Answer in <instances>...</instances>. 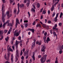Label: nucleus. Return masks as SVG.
I'll list each match as a JSON object with an SVG mask.
<instances>
[{
	"label": "nucleus",
	"mask_w": 63,
	"mask_h": 63,
	"mask_svg": "<svg viewBox=\"0 0 63 63\" xmlns=\"http://www.w3.org/2000/svg\"><path fill=\"white\" fill-rule=\"evenodd\" d=\"M2 22H4V21H5V18L6 17L5 16V14H4V13H5V10H4V4H3L2 5Z\"/></svg>",
	"instance_id": "f257e3e1"
},
{
	"label": "nucleus",
	"mask_w": 63,
	"mask_h": 63,
	"mask_svg": "<svg viewBox=\"0 0 63 63\" xmlns=\"http://www.w3.org/2000/svg\"><path fill=\"white\" fill-rule=\"evenodd\" d=\"M18 41H16V43H15V45L16 46V55H19V53H18V49H17V48H18Z\"/></svg>",
	"instance_id": "f03ea898"
},
{
	"label": "nucleus",
	"mask_w": 63,
	"mask_h": 63,
	"mask_svg": "<svg viewBox=\"0 0 63 63\" xmlns=\"http://www.w3.org/2000/svg\"><path fill=\"white\" fill-rule=\"evenodd\" d=\"M27 2V4H26L27 7H28L29 6V5L30 4V0H28V1H26V0H24V2L25 4Z\"/></svg>",
	"instance_id": "7ed1b4c3"
},
{
	"label": "nucleus",
	"mask_w": 63,
	"mask_h": 63,
	"mask_svg": "<svg viewBox=\"0 0 63 63\" xmlns=\"http://www.w3.org/2000/svg\"><path fill=\"white\" fill-rule=\"evenodd\" d=\"M46 47L44 46L43 45H42L41 49L42 51H43V52H45V50L46 49Z\"/></svg>",
	"instance_id": "20e7f679"
},
{
	"label": "nucleus",
	"mask_w": 63,
	"mask_h": 63,
	"mask_svg": "<svg viewBox=\"0 0 63 63\" xmlns=\"http://www.w3.org/2000/svg\"><path fill=\"white\" fill-rule=\"evenodd\" d=\"M9 22H10V20H8L7 21L6 23H4L3 25V28H5V25L7 24V23H8V25H9Z\"/></svg>",
	"instance_id": "39448f33"
},
{
	"label": "nucleus",
	"mask_w": 63,
	"mask_h": 63,
	"mask_svg": "<svg viewBox=\"0 0 63 63\" xmlns=\"http://www.w3.org/2000/svg\"><path fill=\"white\" fill-rule=\"evenodd\" d=\"M29 53V50H27L24 53V55H28Z\"/></svg>",
	"instance_id": "423d86ee"
},
{
	"label": "nucleus",
	"mask_w": 63,
	"mask_h": 63,
	"mask_svg": "<svg viewBox=\"0 0 63 63\" xmlns=\"http://www.w3.org/2000/svg\"><path fill=\"white\" fill-rule=\"evenodd\" d=\"M58 13L56 14V16L54 18V20L55 21H57V18L58 17Z\"/></svg>",
	"instance_id": "0eeeda50"
},
{
	"label": "nucleus",
	"mask_w": 63,
	"mask_h": 63,
	"mask_svg": "<svg viewBox=\"0 0 63 63\" xmlns=\"http://www.w3.org/2000/svg\"><path fill=\"white\" fill-rule=\"evenodd\" d=\"M47 55L45 56V55H44L43 56V59H44V60L43 61V62H45L46 61V58H47Z\"/></svg>",
	"instance_id": "6e6552de"
},
{
	"label": "nucleus",
	"mask_w": 63,
	"mask_h": 63,
	"mask_svg": "<svg viewBox=\"0 0 63 63\" xmlns=\"http://www.w3.org/2000/svg\"><path fill=\"white\" fill-rule=\"evenodd\" d=\"M41 43H42V42L41 41H39V42L38 41L36 42V44H38V45L39 46H40V45H41Z\"/></svg>",
	"instance_id": "1a4fd4ad"
},
{
	"label": "nucleus",
	"mask_w": 63,
	"mask_h": 63,
	"mask_svg": "<svg viewBox=\"0 0 63 63\" xmlns=\"http://www.w3.org/2000/svg\"><path fill=\"white\" fill-rule=\"evenodd\" d=\"M18 58H19V55H16V56L15 60L16 62H17V60H18Z\"/></svg>",
	"instance_id": "9d476101"
},
{
	"label": "nucleus",
	"mask_w": 63,
	"mask_h": 63,
	"mask_svg": "<svg viewBox=\"0 0 63 63\" xmlns=\"http://www.w3.org/2000/svg\"><path fill=\"white\" fill-rule=\"evenodd\" d=\"M7 49L8 50V51H11V52H13V50H12V48H11V47H9V49Z\"/></svg>",
	"instance_id": "9b49d317"
},
{
	"label": "nucleus",
	"mask_w": 63,
	"mask_h": 63,
	"mask_svg": "<svg viewBox=\"0 0 63 63\" xmlns=\"http://www.w3.org/2000/svg\"><path fill=\"white\" fill-rule=\"evenodd\" d=\"M11 60L12 61V63H13V62L14 61V56H13L12 55L11 56Z\"/></svg>",
	"instance_id": "f8f14e48"
},
{
	"label": "nucleus",
	"mask_w": 63,
	"mask_h": 63,
	"mask_svg": "<svg viewBox=\"0 0 63 63\" xmlns=\"http://www.w3.org/2000/svg\"><path fill=\"white\" fill-rule=\"evenodd\" d=\"M12 28L11 27L10 28V29L8 31V32L7 33V35H9V34H10V31H12Z\"/></svg>",
	"instance_id": "ddd939ff"
},
{
	"label": "nucleus",
	"mask_w": 63,
	"mask_h": 63,
	"mask_svg": "<svg viewBox=\"0 0 63 63\" xmlns=\"http://www.w3.org/2000/svg\"><path fill=\"white\" fill-rule=\"evenodd\" d=\"M57 27V24H56L55 25V26L53 27L52 28L53 30H54V29H55V28H56V27Z\"/></svg>",
	"instance_id": "4468645a"
},
{
	"label": "nucleus",
	"mask_w": 63,
	"mask_h": 63,
	"mask_svg": "<svg viewBox=\"0 0 63 63\" xmlns=\"http://www.w3.org/2000/svg\"><path fill=\"white\" fill-rule=\"evenodd\" d=\"M3 31L0 30V36H2V34H3Z\"/></svg>",
	"instance_id": "2eb2a0df"
},
{
	"label": "nucleus",
	"mask_w": 63,
	"mask_h": 63,
	"mask_svg": "<svg viewBox=\"0 0 63 63\" xmlns=\"http://www.w3.org/2000/svg\"><path fill=\"white\" fill-rule=\"evenodd\" d=\"M54 6L53 5H52V8L51 9V11H53V9H54Z\"/></svg>",
	"instance_id": "dca6fc26"
},
{
	"label": "nucleus",
	"mask_w": 63,
	"mask_h": 63,
	"mask_svg": "<svg viewBox=\"0 0 63 63\" xmlns=\"http://www.w3.org/2000/svg\"><path fill=\"white\" fill-rule=\"evenodd\" d=\"M35 44H33L32 43V46L31 47V48L32 49H33V48H34V47H35Z\"/></svg>",
	"instance_id": "f3484780"
},
{
	"label": "nucleus",
	"mask_w": 63,
	"mask_h": 63,
	"mask_svg": "<svg viewBox=\"0 0 63 63\" xmlns=\"http://www.w3.org/2000/svg\"><path fill=\"white\" fill-rule=\"evenodd\" d=\"M38 26H39V27H41V24H37L36 26V27H38Z\"/></svg>",
	"instance_id": "a211bd4d"
},
{
	"label": "nucleus",
	"mask_w": 63,
	"mask_h": 63,
	"mask_svg": "<svg viewBox=\"0 0 63 63\" xmlns=\"http://www.w3.org/2000/svg\"><path fill=\"white\" fill-rule=\"evenodd\" d=\"M20 8H23L24 7V4H20Z\"/></svg>",
	"instance_id": "6ab92c4d"
},
{
	"label": "nucleus",
	"mask_w": 63,
	"mask_h": 63,
	"mask_svg": "<svg viewBox=\"0 0 63 63\" xmlns=\"http://www.w3.org/2000/svg\"><path fill=\"white\" fill-rule=\"evenodd\" d=\"M44 60V59L43 57L41 58V59H40V61H41V62H43Z\"/></svg>",
	"instance_id": "aec40b11"
},
{
	"label": "nucleus",
	"mask_w": 63,
	"mask_h": 63,
	"mask_svg": "<svg viewBox=\"0 0 63 63\" xmlns=\"http://www.w3.org/2000/svg\"><path fill=\"white\" fill-rule=\"evenodd\" d=\"M57 1H58L56 3L54 4L55 6H56V5L57 4H58V2H59V1H60V0H57Z\"/></svg>",
	"instance_id": "412c9836"
},
{
	"label": "nucleus",
	"mask_w": 63,
	"mask_h": 63,
	"mask_svg": "<svg viewBox=\"0 0 63 63\" xmlns=\"http://www.w3.org/2000/svg\"><path fill=\"white\" fill-rule=\"evenodd\" d=\"M16 9L15 8L14 10V13L16 14Z\"/></svg>",
	"instance_id": "4be33fe9"
},
{
	"label": "nucleus",
	"mask_w": 63,
	"mask_h": 63,
	"mask_svg": "<svg viewBox=\"0 0 63 63\" xmlns=\"http://www.w3.org/2000/svg\"><path fill=\"white\" fill-rule=\"evenodd\" d=\"M55 15V13L54 12H53V13L52 14V17H54V16Z\"/></svg>",
	"instance_id": "5701e85b"
},
{
	"label": "nucleus",
	"mask_w": 63,
	"mask_h": 63,
	"mask_svg": "<svg viewBox=\"0 0 63 63\" xmlns=\"http://www.w3.org/2000/svg\"><path fill=\"white\" fill-rule=\"evenodd\" d=\"M60 50L61 51H59V53H60V54H61V53L62 52V49H60Z\"/></svg>",
	"instance_id": "b1692460"
},
{
	"label": "nucleus",
	"mask_w": 63,
	"mask_h": 63,
	"mask_svg": "<svg viewBox=\"0 0 63 63\" xmlns=\"http://www.w3.org/2000/svg\"><path fill=\"white\" fill-rule=\"evenodd\" d=\"M37 8H39L40 7V4H39V3H37Z\"/></svg>",
	"instance_id": "393cba45"
},
{
	"label": "nucleus",
	"mask_w": 63,
	"mask_h": 63,
	"mask_svg": "<svg viewBox=\"0 0 63 63\" xmlns=\"http://www.w3.org/2000/svg\"><path fill=\"white\" fill-rule=\"evenodd\" d=\"M33 40L34 42H33L32 43L33 44H35V42H36V40L35 39H33Z\"/></svg>",
	"instance_id": "a878e982"
},
{
	"label": "nucleus",
	"mask_w": 63,
	"mask_h": 63,
	"mask_svg": "<svg viewBox=\"0 0 63 63\" xmlns=\"http://www.w3.org/2000/svg\"><path fill=\"white\" fill-rule=\"evenodd\" d=\"M46 41H50V39H49V38L48 37H47V40H46Z\"/></svg>",
	"instance_id": "bb28decb"
},
{
	"label": "nucleus",
	"mask_w": 63,
	"mask_h": 63,
	"mask_svg": "<svg viewBox=\"0 0 63 63\" xmlns=\"http://www.w3.org/2000/svg\"><path fill=\"white\" fill-rule=\"evenodd\" d=\"M8 37H7V38H5V40L6 42H8Z\"/></svg>",
	"instance_id": "cd10ccee"
},
{
	"label": "nucleus",
	"mask_w": 63,
	"mask_h": 63,
	"mask_svg": "<svg viewBox=\"0 0 63 63\" xmlns=\"http://www.w3.org/2000/svg\"><path fill=\"white\" fill-rule=\"evenodd\" d=\"M16 23H18L19 22V20H18V19L17 18L16 19Z\"/></svg>",
	"instance_id": "c85d7f7f"
},
{
	"label": "nucleus",
	"mask_w": 63,
	"mask_h": 63,
	"mask_svg": "<svg viewBox=\"0 0 63 63\" xmlns=\"http://www.w3.org/2000/svg\"><path fill=\"white\" fill-rule=\"evenodd\" d=\"M7 16H8V17H9H9H10V13H9V12H7Z\"/></svg>",
	"instance_id": "c756f323"
},
{
	"label": "nucleus",
	"mask_w": 63,
	"mask_h": 63,
	"mask_svg": "<svg viewBox=\"0 0 63 63\" xmlns=\"http://www.w3.org/2000/svg\"><path fill=\"white\" fill-rule=\"evenodd\" d=\"M43 39L45 41V43H46V42H45V41H46V37L45 36L43 37Z\"/></svg>",
	"instance_id": "7c9ffc66"
},
{
	"label": "nucleus",
	"mask_w": 63,
	"mask_h": 63,
	"mask_svg": "<svg viewBox=\"0 0 63 63\" xmlns=\"http://www.w3.org/2000/svg\"><path fill=\"white\" fill-rule=\"evenodd\" d=\"M32 57L33 59V60H35V56H34V55H33L32 56Z\"/></svg>",
	"instance_id": "2f4dec72"
},
{
	"label": "nucleus",
	"mask_w": 63,
	"mask_h": 63,
	"mask_svg": "<svg viewBox=\"0 0 63 63\" xmlns=\"http://www.w3.org/2000/svg\"><path fill=\"white\" fill-rule=\"evenodd\" d=\"M31 31H32V33H34V31H35V30H34V29H33L31 30Z\"/></svg>",
	"instance_id": "473e14b6"
},
{
	"label": "nucleus",
	"mask_w": 63,
	"mask_h": 63,
	"mask_svg": "<svg viewBox=\"0 0 63 63\" xmlns=\"http://www.w3.org/2000/svg\"><path fill=\"white\" fill-rule=\"evenodd\" d=\"M15 34L16 36H18L19 35V33L18 32H17Z\"/></svg>",
	"instance_id": "72a5a7b5"
},
{
	"label": "nucleus",
	"mask_w": 63,
	"mask_h": 63,
	"mask_svg": "<svg viewBox=\"0 0 63 63\" xmlns=\"http://www.w3.org/2000/svg\"><path fill=\"white\" fill-rule=\"evenodd\" d=\"M62 16H63V13H61L60 15V18H61V17Z\"/></svg>",
	"instance_id": "f704fd0d"
},
{
	"label": "nucleus",
	"mask_w": 63,
	"mask_h": 63,
	"mask_svg": "<svg viewBox=\"0 0 63 63\" xmlns=\"http://www.w3.org/2000/svg\"><path fill=\"white\" fill-rule=\"evenodd\" d=\"M35 9H34L33 8H32V12H35V10H34Z\"/></svg>",
	"instance_id": "c9c22d12"
},
{
	"label": "nucleus",
	"mask_w": 63,
	"mask_h": 63,
	"mask_svg": "<svg viewBox=\"0 0 63 63\" xmlns=\"http://www.w3.org/2000/svg\"><path fill=\"white\" fill-rule=\"evenodd\" d=\"M18 11L17 12V15H18V14L19 13V8H18Z\"/></svg>",
	"instance_id": "e433bc0d"
},
{
	"label": "nucleus",
	"mask_w": 63,
	"mask_h": 63,
	"mask_svg": "<svg viewBox=\"0 0 63 63\" xmlns=\"http://www.w3.org/2000/svg\"><path fill=\"white\" fill-rule=\"evenodd\" d=\"M0 37H1V38H0V40H2L3 38V36H0Z\"/></svg>",
	"instance_id": "4c0bfd02"
},
{
	"label": "nucleus",
	"mask_w": 63,
	"mask_h": 63,
	"mask_svg": "<svg viewBox=\"0 0 63 63\" xmlns=\"http://www.w3.org/2000/svg\"><path fill=\"white\" fill-rule=\"evenodd\" d=\"M4 58L6 60H7V56L5 55L4 56Z\"/></svg>",
	"instance_id": "58836bf2"
},
{
	"label": "nucleus",
	"mask_w": 63,
	"mask_h": 63,
	"mask_svg": "<svg viewBox=\"0 0 63 63\" xmlns=\"http://www.w3.org/2000/svg\"><path fill=\"white\" fill-rule=\"evenodd\" d=\"M28 14L29 15V18L30 17V13H29V12H28Z\"/></svg>",
	"instance_id": "ea45409f"
},
{
	"label": "nucleus",
	"mask_w": 63,
	"mask_h": 63,
	"mask_svg": "<svg viewBox=\"0 0 63 63\" xmlns=\"http://www.w3.org/2000/svg\"><path fill=\"white\" fill-rule=\"evenodd\" d=\"M18 23H16L15 25L16 28H17V25Z\"/></svg>",
	"instance_id": "a19ab883"
},
{
	"label": "nucleus",
	"mask_w": 63,
	"mask_h": 63,
	"mask_svg": "<svg viewBox=\"0 0 63 63\" xmlns=\"http://www.w3.org/2000/svg\"><path fill=\"white\" fill-rule=\"evenodd\" d=\"M46 12L44 10L43 11V14H46Z\"/></svg>",
	"instance_id": "79ce46f5"
},
{
	"label": "nucleus",
	"mask_w": 63,
	"mask_h": 63,
	"mask_svg": "<svg viewBox=\"0 0 63 63\" xmlns=\"http://www.w3.org/2000/svg\"><path fill=\"white\" fill-rule=\"evenodd\" d=\"M23 53L22 52V50H21V53L20 54V55H22Z\"/></svg>",
	"instance_id": "37998d69"
},
{
	"label": "nucleus",
	"mask_w": 63,
	"mask_h": 63,
	"mask_svg": "<svg viewBox=\"0 0 63 63\" xmlns=\"http://www.w3.org/2000/svg\"><path fill=\"white\" fill-rule=\"evenodd\" d=\"M47 32H46L44 33V35L46 36H47Z\"/></svg>",
	"instance_id": "c03bdc74"
},
{
	"label": "nucleus",
	"mask_w": 63,
	"mask_h": 63,
	"mask_svg": "<svg viewBox=\"0 0 63 63\" xmlns=\"http://www.w3.org/2000/svg\"><path fill=\"white\" fill-rule=\"evenodd\" d=\"M25 27H26H26H27V26H28V24H25Z\"/></svg>",
	"instance_id": "a18cd8bd"
},
{
	"label": "nucleus",
	"mask_w": 63,
	"mask_h": 63,
	"mask_svg": "<svg viewBox=\"0 0 63 63\" xmlns=\"http://www.w3.org/2000/svg\"><path fill=\"white\" fill-rule=\"evenodd\" d=\"M35 22H36L35 21H34L33 23H32V25H35Z\"/></svg>",
	"instance_id": "49530a36"
},
{
	"label": "nucleus",
	"mask_w": 63,
	"mask_h": 63,
	"mask_svg": "<svg viewBox=\"0 0 63 63\" xmlns=\"http://www.w3.org/2000/svg\"><path fill=\"white\" fill-rule=\"evenodd\" d=\"M43 8H42L40 10V13L42 12V11H43Z\"/></svg>",
	"instance_id": "de8ad7c7"
},
{
	"label": "nucleus",
	"mask_w": 63,
	"mask_h": 63,
	"mask_svg": "<svg viewBox=\"0 0 63 63\" xmlns=\"http://www.w3.org/2000/svg\"><path fill=\"white\" fill-rule=\"evenodd\" d=\"M18 5V9H19V7H20L19 5V3H18L17 4Z\"/></svg>",
	"instance_id": "09e8293b"
},
{
	"label": "nucleus",
	"mask_w": 63,
	"mask_h": 63,
	"mask_svg": "<svg viewBox=\"0 0 63 63\" xmlns=\"http://www.w3.org/2000/svg\"><path fill=\"white\" fill-rule=\"evenodd\" d=\"M2 27V23H1L0 24V28Z\"/></svg>",
	"instance_id": "8fccbe9b"
},
{
	"label": "nucleus",
	"mask_w": 63,
	"mask_h": 63,
	"mask_svg": "<svg viewBox=\"0 0 63 63\" xmlns=\"http://www.w3.org/2000/svg\"><path fill=\"white\" fill-rule=\"evenodd\" d=\"M21 27L22 28V29H23V28H24V27L22 25H21Z\"/></svg>",
	"instance_id": "3c124183"
},
{
	"label": "nucleus",
	"mask_w": 63,
	"mask_h": 63,
	"mask_svg": "<svg viewBox=\"0 0 63 63\" xmlns=\"http://www.w3.org/2000/svg\"><path fill=\"white\" fill-rule=\"evenodd\" d=\"M59 26H61L62 25V23H60L59 24Z\"/></svg>",
	"instance_id": "603ef678"
},
{
	"label": "nucleus",
	"mask_w": 63,
	"mask_h": 63,
	"mask_svg": "<svg viewBox=\"0 0 63 63\" xmlns=\"http://www.w3.org/2000/svg\"><path fill=\"white\" fill-rule=\"evenodd\" d=\"M10 57L9 55H8L7 57V60H8V59H9V57Z\"/></svg>",
	"instance_id": "864d4df0"
},
{
	"label": "nucleus",
	"mask_w": 63,
	"mask_h": 63,
	"mask_svg": "<svg viewBox=\"0 0 63 63\" xmlns=\"http://www.w3.org/2000/svg\"><path fill=\"white\" fill-rule=\"evenodd\" d=\"M33 7L34 9H36V7H35L34 5H33Z\"/></svg>",
	"instance_id": "5fc2aeb1"
},
{
	"label": "nucleus",
	"mask_w": 63,
	"mask_h": 63,
	"mask_svg": "<svg viewBox=\"0 0 63 63\" xmlns=\"http://www.w3.org/2000/svg\"><path fill=\"white\" fill-rule=\"evenodd\" d=\"M48 14H50V11L49 10H48Z\"/></svg>",
	"instance_id": "6e6d98bb"
},
{
	"label": "nucleus",
	"mask_w": 63,
	"mask_h": 63,
	"mask_svg": "<svg viewBox=\"0 0 63 63\" xmlns=\"http://www.w3.org/2000/svg\"><path fill=\"white\" fill-rule=\"evenodd\" d=\"M7 32H8V31H7V30H5V31H4V32L5 33H7Z\"/></svg>",
	"instance_id": "4d7b16f0"
},
{
	"label": "nucleus",
	"mask_w": 63,
	"mask_h": 63,
	"mask_svg": "<svg viewBox=\"0 0 63 63\" xmlns=\"http://www.w3.org/2000/svg\"><path fill=\"white\" fill-rule=\"evenodd\" d=\"M7 55H11V53H8L7 54Z\"/></svg>",
	"instance_id": "13d9d810"
},
{
	"label": "nucleus",
	"mask_w": 63,
	"mask_h": 63,
	"mask_svg": "<svg viewBox=\"0 0 63 63\" xmlns=\"http://www.w3.org/2000/svg\"><path fill=\"white\" fill-rule=\"evenodd\" d=\"M24 23L28 22V21L27 20H24Z\"/></svg>",
	"instance_id": "bf43d9fd"
},
{
	"label": "nucleus",
	"mask_w": 63,
	"mask_h": 63,
	"mask_svg": "<svg viewBox=\"0 0 63 63\" xmlns=\"http://www.w3.org/2000/svg\"><path fill=\"white\" fill-rule=\"evenodd\" d=\"M52 30H51L50 31V32L51 34H52Z\"/></svg>",
	"instance_id": "052dcab7"
},
{
	"label": "nucleus",
	"mask_w": 63,
	"mask_h": 63,
	"mask_svg": "<svg viewBox=\"0 0 63 63\" xmlns=\"http://www.w3.org/2000/svg\"><path fill=\"white\" fill-rule=\"evenodd\" d=\"M10 1L11 4H12V3H13V2L12 0H10Z\"/></svg>",
	"instance_id": "680f3d73"
},
{
	"label": "nucleus",
	"mask_w": 63,
	"mask_h": 63,
	"mask_svg": "<svg viewBox=\"0 0 63 63\" xmlns=\"http://www.w3.org/2000/svg\"><path fill=\"white\" fill-rule=\"evenodd\" d=\"M24 58V57L23 56H22L21 57V59H23Z\"/></svg>",
	"instance_id": "e2e57ef3"
},
{
	"label": "nucleus",
	"mask_w": 63,
	"mask_h": 63,
	"mask_svg": "<svg viewBox=\"0 0 63 63\" xmlns=\"http://www.w3.org/2000/svg\"><path fill=\"white\" fill-rule=\"evenodd\" d=\"M18 39L19 40H21V37L20 36H19V37Z\"/></svg>",
	"instance_id": "0e129e2a"
},
{
	"label": "nucleus",
	"mask_w": 63,
	"mask_h": 63,
	"mask_svg": "<svg viewBox=\"0 0 63 63\" xmlns=\"http://www.w3.org/2000/svg\"><path fill=\"white\" fill-rule=\"evenodd\" d=\"M14 41H13V40H12L11 41V44H13V43H14Z\"/></svg>",
	"instance_id": "69168bd1"
},
{
	"label": "nucleus",
	"mask_w": 63,
	"mask_h": 63,
	"mask_svg": "<svg viewBox=\"0 0 63 63\" xmlns=\"http://www.w3.org/2000/svg\"><path fill=\"white\" fill-rule=\"evenodd\" d=\"M43 27H44V28L46 27V25H45L43 24Z\"/></svg>",
	"instance_id": "338daca9"
},
{
	"label": "nucleus",
	"mask_w": 63,
	"mask_h": 63,
	"mask_svg": "<svg viewBox=\"0 0 63 63\" xmlns=\"http://www.w3.org/2000/svg\"><path fill=\"white\" fill-rule=\"evenodd\" d=\"M53 35H56V32H53Z\"/></svg>",
	"instance_id": "774afa93"
}]
</instances>
